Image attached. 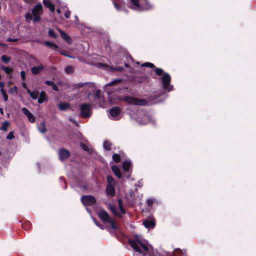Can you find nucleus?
I'll use <instances>...</instances> for the list:
<instances>
[{"label":"nucleus","instance_id":"obj_20","mask_svg":"<svg viewBox=\"0 0 256 256\" xmlns=\"http://www.w3.org/2000/svg\"><path fill=\"white\" fill-rule=\"evenodd\" d=\"M47 99L46 94L44 92H42L40 94V96L38 98V103L42 104L44 101H46Z\"/></svg>","mask_w":256,"mask_h":256},{"label":"nucleus","instance_id":"obj_26","mask_svg":"<svg viewBox=\"0 0 256 256\" xmlns=\"http://www.w3.org/2000/svg\"><path fill=\"white\" fill-rule=\"evenodd\" d=\"M94 100H99L102 102H104V99L102 97L100 96V90H96V93L94 95Z\"/></svg>","mask_w":256,"mask_h":256},{"label":"nucleus","instance_id":"obj_9","mask_svg":"<svg viewBox=\"0 0 256 256\" xmlns=\"http://www.w3.org/2000/svg\"><path fill=\"white\" fill-rule=\"evenodd\" d=\"M90 106L87 104H82L80 105V115L83 118L89 117L90 114Z\"/></svg>","mask_w":256,"mask_h":256},{"label":"nucleus","instance_id":"obj_18","mask_svg":"<svg viewBox=\"0 0 256 256\" xmlns=\"http://www.w3.org/2000/svg\"><path fill=\"white\" fill-rule=\"evenodd\" d=\"M58 31L59 32L61 37L68 44H72V40L70 38L64 31L61 30L58 28Z\"/></svg>","mask_w":256,"mask_h":256},{"label":"nucleus","instance_id":"obj_29","mask_svg":"<svg viewBox=\"0 0 256 256\" xmlns=\"http://www.w3.org/2000/svg\"><path fill=\"white\" fill-rule=\"evenodd\" d=\"M48 36L54 38H57L58 35L52 29H50L48 32Z\"/></svg>","mask_w":256,"mask_h":256},{"label":"nucleus","instance_id":"obj_34","mask_svg":"<svg viewBox=\"0 0 256 256\" xmlns=\"http://www.w3.org/2000/svg\"><path fill=\"white\" fill-rule=\"evenodd\" d=\"M111 144L108 141H104L103 144L104 148L106 150H110Z\"/></svg>","mask_w":256,"mask_h":256},{"label":"nucleus","instance_id":"obj_5","mask_svg":"<svg viewBox=\"0 0 256 256\" xmlns=\"http://www.w3.org/2000/svg\"><path fill=\"white\" fill-rule=\"evenodd\" d=\"M4 26L10 31L11 34L14 36V38H8L7 41L10 42H15L18 40V36L19 34L18 30V26H14V24L10 22H7L4 24Z\"/></svg>","mask_w":256,"mask_h":256},{"label":"nucleus","instance_id":"obj_8","mask_svg":"<svg viewBox=\"0 0 256 256\" xmlns=\"http://www.w3.org/2000/svg\"><path fill=\"white\" fill-rule=\"evenodd\" d=\"M118 209L120 212L116 210V208L112 204H109V208L112 211V214L116 216L121 217L122 216L126 213L125 210H124L122 207V201L121 200H118Z\"/></svg>","mask_w":256,"mask_h":256},{"label":"nucleus","instance_id":"obj_7","mask_svg":"<svg viewBox=\"0 0 256 256\" xmlns=\"http://www.w3.org/2000/svg\"><path fill=\"white\" fill-rule=\"evenodd\" d=\"M162 82L163 89L167 92H170L173 89V86L170 84V76L168 73H165L162 77Z\"/></svg>","mask_w":256,"mask_h":256},{"label":"nucleus","instance_id":"obj_2","mask_svg":"<svg viewBox=\"0 0 256 256\" xmlns=\"http://www.w3.org/2000/svg\"><path fill=\"white\" fill-rule=\"evenodd\" d=\"M127 5L136 10H148L152 8L148 0H127Z\"/></svg>","mask_w":256,"mask_h":256},{"label":"nucleus","instance_id":"obj_49","mask_svg":"<svg viewBox=\"0 0 256 256\" xmlns=\"http://www.w3.org/2000/svg\"><path fill=\"white\" fill-rule=\"evenodd\" d=\"M88 87L92 88H95L96 85H95L94 83V82H88Z\"/></svg>","mask_w":256,"mask_h":256},{"label":"nucleus","instance_id":"obj_19","mask_svg":"<svg viewBox=\"0 0 256 256\" xmlns=\"http://www.w3.org/2000/svg\"><path fill=\"white\" fill-rule=\"evenodd\" d=\"M44 67L42 64H38V66H34L32 68L31 70L33 74H38L41 72Z\"/></svg>","mask_w":256,"mask_h":256},{"label":"nucleus","instance_id":"obj_14","mask_svg":"<svg viewBox=\"0 0 256 256\" xmlns=\"http://www.w3.org/2000/svg\"><path fill=\"white\" fill-rule=\"evenodd\" d=\"M22 110L23 113L27 116L28 120L31 122H34L35 121V118L34 115L30 113L26 108H22Z\"/></svg>","mask_w":256,"mask_h":256},{"label":"nucleus","instance_id":"obj_50","mask_svg":"<svg viewBox=\"0 0 256 256\" xmlns=\"http://www.w3.org/2000/svg\"><path fill=\"white\" fill-rule=\"evenodd\" d=\"M10 92H14L16 93L17 92V88L16 86H14L13 88H12L10 89Z\"/></svg>","mask_w":256,"mask_h":256},{"label":"nucleus","instance_id":"obj_27","mask_svg":"<svg viewBox=\"0 0 256 256\" xmlns=\"http://www.w3.org/2000/svg\"><path fill=\"white\" fill-rule=\"evenodd\" d=\"M113 4H114L115 8L118 10H122L125 8L124 6V2H122V4L120 3V4H118L114 0Z\"/></svg>","mask_w":256,"mask_h":256},{"label":"nucleus","instance_id":"obj_41","mask_svg":"<svg viewBox=\"0 0 256 256\" xmlns=\"http://www.w3.org/2000/svg\"><path fill=\"white\" fill-rule=\"evenodd\" d=\"M31 60H32V62L35 64H42L38 59H37L36 57L34 56H32L31 57Z\"/></svg>","mask_w":256,"mask_h":256},{"label":"nucleus","instance_id":"obj_52","mask_svg":"<svg viewBox=\"0 0 256 256\" xmlns=\"http://www.w3.org/2000/svg\"><path fill=\"white\" fill-rule=\"evenodd\" d=\"M25 2L28 4H32L35 2L36 0H24Z\"/></svg>","mask_w":256,"mask_h":256},{"label":"nucleus","instance_id":"obj_28","mask_svg":"<svg viewBox=\"0 0 256 256\" xmlns=\"http://www.w3.org/2000/svg\"><path fill=\"white\" fill-rule=\"evenodd\" d=\"M9 126V122L8 121H5L3 122L2 126L0 128V130L4 131L7 130V128Z\"/></svg>","mask_w":256,"mask_h":256},{"label":"nucleus","instance_id":"obj_36","mask_svg":"<svg viewBox=\"0 0 256 256\" xmlns=\"http://www.w3.org/2000/svg\"><path fill=\"white\" fill-rule=\"evenodd\" d=\"M112 158L116 162H119L120 161V156L119 154H114L112 155Z\"/></svg>","mask_w":256,"mask_h":256},{"label":"nucleus","instance_id":"obj_12","mask_svg":"<svg viewBox=\"0 0 256 256\" xmlns=\"http://www.w3.org/2000/svg\"><path fill=\"white\" fill-rule=\"evenodd\" d=\"M56 12L58 14H60L62 12H64V16L66 18H69L70 15V12L68 10L66 6H61L60 4V7H58Z\"/></svg>","mask_w":256,"mask_h":256},{"label":"nucleus","instance_id":"obj_38","mask_svg":"<svg viewBox=\"0 0 256 256\" xmlns=\"http://www.w3.org/2000/svg\"><path fill=\"white\" fill-rule=\"evenodd\" d=\"M96 65L98 68H100L105 69V68H108V66H106L104 64H103L102 63H98V64H96Z\"/></svg>","mask_w":256,"mask_h":256},{"label":"nucleus","instance_id":"obj_31","mask_svg":"<svg viewBox=\"0 0 256 256\" xmlns=\"http://www.w3.org/2000/svg\"><path fill=\"white\" fill-rule=\"evenodd\" d=\"M38 130L40 132H42V134H44L46 132V128L44 126V122H42L41 123L40 126H38Z\"/></svg>","mask_w":256,"mask_h":256},{"label":"nucleus","instance_id":"obj_45","mask_svg":"<svg viewBox=\"0 0 256 256\" xmlns=\"http://www.w3.org/2000/svg\"><path fill=\"white\" fill-rule=\"evenodd\" d=\"M20 76L22 78V80L24 81L26 78V73L24 71H22L20 72Z\"/></svg>","mask_w":256,"mask_h":256},{"label":"nucleus","instance_id":"obj_10","mask_svg":"<svg viewBox=\"0 0 256 256\" xmlns=\"http://www.w3.org/2000/svg\"><path fill=\"white\" fill-rule=\"evenodd\" d=\"M81 200L84 206H91L96 202L95 198L92 196H83L81 198Z\"/></svg>","mask_w":256,"mask_h":256},{"label":"nucleus","instance_id":"obj_60","mask_svg":"<svg viewBox=\"0 0 256 256\" xmlns=\"http://www.w3.org/2000/svg\"><path fill=\"white\" fill-rule=\"evenodd\" d=\"M75 18H76V19H78V16H75Z\"/></svg>","mask_w":256,"mask_h":256},{"label":"nucleus","instance_id":"obj_54","mask_svg":"<svg viewBox=\"0 0 256 256\" xmlns=\"http://www.w3.org/2000/svg\"><path fill=\"white\" fill-rule=\"evenodd\" d=\"M22 86L26 88V90L27 88V86H26V82H24V81H22Z\"/></svg>","mask_w":256,"mask_h":256},{"label":"nucleus","instance_id":"obj_42","mask_svg":"<svg viewBox=\"0 0 256 256\" xmlns=\"http://www.w3.org/2000/svg\"><path fill=\"white\" fill-rule=\"evenodd\" d=\"M1 92V94H2V96L4 97V101L6 102L8 100V96L7 94H6V92H5V91L2 92Z\"/></svg>","mask_w":256,"mask_h":256},{"label":"nucleus","instance_id":"obj_15","mask_svg":"<svg viewBox=\"0 0 256 256\" xmlns=\"http://www.w3.org/2000/svg\"><path fill=\"white\" fill-rule=\"evenodd\" d=\"M60 159L61 160H64L68 158L70 156V152L64 149H60L58 152Z\"/></svg>","mask_w":256,"mask_h":256},{"label":"nucleus","instance_id":"obj_22","mask_svg":"<svg viewBox=\"0 0 256 256\" xmlns=\"http://www.w3.org/2000/svg\"><path fill=\"white\" fill-rule=\"evenodd\" d=\"M58 108L60 110H66L70 108V104L67 102H60L58 104Z\"/></svg>","mask_w":256,"mask_h":256},{"label":"nucleus","instance_id":"obj_39","mask_svg":"<svg viewBox=\"0 0 256 256\" xmlns=\"http://www.w3.org/2000/svg\"><path fill=\"white\" fill-rule=\"evenodd\" d=\"M155 72L156 74L158 75V76H160V75H162L163 73V70L161 68H156L155 70Z\"/></svg>","mask_w":256,"mask_h":256},{"label":"nucleus","instance_id":"obj_43","mask_svg":"<svg viewBox=\"0 0 256 256\" xmlns=\"http://www.w3.org/2000/svg\"><path fill=\"white\" fill-rule=\"evenodd\" d=\"M142 66H148L150 68H153L154 66V64H152V63H150V62H146V63L143 64Z\"/></svg>","mask_w":256,"mask_h":256},{"label":"nucleus","instance_id":"obj_25","mask_svg":"<svg viewBox=\"0 0 256 256\" xmlns=\"http://www.w3.org/2000/svg\"><path fill=\"white\" fill-rule=\"evenodd\" d=\"M44 44L46 46L52 49L56 50L58 48V46L56 44L49 41H46Z\"/></svg>","mask_w":256,"mask_h":256},{"label":"nucleus","instance_id":"obj_51","mask_svg":"<svg viewBox=\"0 0 256 256\" xmlns=\"http://www.w3.org/2000/svg\"><path fill=\"white\" fill-rule=\"evenodd\" d=\"M52 89L56 91H58V87L56 86V85L55 84H53L52 86Z\"/></svg>","mask_w":256,"mask_h":256},{"label":"nucleus","instance_id":"obj_3","mask_svg":"<svg viewBox=\"0 0 256 256\" xmlns=\"http://www.w3.org/2000/svg\"><path fill=\"white\" fill-rule=\"evenodd\" d=\"M98 216L106 224L107 226L110 228V231L111 232H116L118 230V228L115 224L114 220L110 218L106 210H100L98 212Z\"/></svg>","mask_w":256,"mask_h":256},{"label":"nucleus","instance_id":"obj_23","mask_svg":"<svg viewBox=\"0 0 256 256\" xmlns=\"http://www.w3.org/2000/svg\"><path fill=\"white\" fill-rule=\"evenodd\" d=\"M131 168V162L129 160H126L122 163V168L124 170H129Z\"/></svg>","mask_w":256,"mask_h":256},{"label":"nucleus","instance_id":"obj_17","mask_svg":"<svg viewBox=\"0 0 256 256\" xmlns=\"http://www.w3.org/2000/svg\"><path fill=\"white\" fill-rule=\"evenodd\" d=\"M106 192L108 196H114L115 194L114 185L108 184L106 187Z\"/></svg>","mask_w":256,"mask_h":256},{"label":"nucleus","instance_id":"obj_48","mask_svg":"<svg viewBox=\"0 0 256 256\" xmlns=\"http://www.w3.org/2000/svg\"><path fill=\"white\" fill-rule=\"evenodd\" d=\"M80 146L83 150L86 151H88V149L87 148V146L84 144L80 143Z\"/></svg>","mask_w":256,"mask_h":256},{"label":"nucleus","instance_id":"obj_30","mask_svg":"<svg viewBox=\"0 0 256 256\" xmlns=\"http://www.w3.org/2000/svg\"><path fill=\"white\" fill-rule=\"evenodd\" d=\"M1 68L7 74L10 73L13 70V68L10 67L2 66Z\"/></svg>","mask_w":256,"mask_h":256},{"label":"nucleus","instance_id":"obj_1","mask_svg":"<svg viewBox=\"0 0 256 256\" xmlns=\"http://www.w3.org/2000/svg\"><path fill=\"white\" fill-rule=\"evenodd\" d=\"M135 238L136 240H128V244L136 251L134 256H154L153 248L146 240L138 235Z\"/></svg>","mask_w":256,"mask_h":256},{"label":"nucleus","instance_id":"obj_58","mask_svg":"<svg viewBox=\"0 0 256 256\" xmlns=\"http://www.w3.org/2000/svg\"><path fill=\"white\" fill-rule=\"evenodd\" d=\"M66 56H68V57H69V58H74V56H70V55H66Z\"/></svg>","mask_w":256,"mask_h":256},{"label":"nucleus","instance_id":"obj_57","mask_svg":"<svg viewBox=\"0 0 256 256\" xmlns=\"http://www.w3.org/2000/svg\"><path fill=\"white\" fill-rule=\"evenodd\" d=\"M0 113H1L2 114H3L4 112H3V110H2V108H0Z\"/></svg>","mask_w":256,"mask_h":256},{"label":"nucleus","instance_id":"obj_32","mask_svg":"<svg viewBox=\"0 0 256 256\" xmlns=\"http://www.w3.org/2000/svg\"><path fill=\"white\" fill-rule=\"evenodd\" d=\"M107 182L108 184L114 185L115 184V182L114 181V178L111 176H107Z\"/></svg>","mask_w":256,"mask_h":256},{"label":"nucleus","instance_id":"obj_33","mask_svg":"<svg viewBox=\"0 0 256 256\" xmlns=\"http://www.w3.org/2000/svg\"><path fill=\"white\" fill-rule=\"evenodd\" d=\"M143 118L144 120V121H139V122L143 124H145L148 122V121L150 120V118L149 116L147 115H144L143 116Z\"/></svg>","mask_w":256,"mask_h":256},{"label":"nucleus","instance_id":"obj_56","mask_svg":"<svg viewBox=\"0 0 256 256\" xmlns=\"http://www.w3.org/2000/svg\"><path fill=\"white\" fill-rule=\"evenodd\" d=\"M68 120L72 122H73L74 124H76V122L71 118H69Z\"/></svg>","mask_w":256,"mask_h":256},{"label":"nucleus","instance_id":"obj_46","mask_svg":"<svg viewBox=\"0 0 256 256\" xmlns=\"http://www.w3.org/2000/svg\"><path fill=\"white\" fill-rule=\"evenodd\" d=\"M14 138L13 132H10L8 133V134L6 138L8 140H12Z\"/></svg>","mask_w":256,"mask_h":256},{"label":"nucleus","instance_id":"obj_21","mask_svg":"<svg viewBox=\"0 0 256 256\" xmlns=\"http://www.w3.org/2000/svg\"><path fill=\"white\" fill-rule=\"evenodd\" d=\"M112 170L114 173L118 178H121V172L120 169L116 166H112Z\"/></svg>","mask_w":256,"mask_h":256},{"label":"nucleus","instance_id":"obj_55","mask_svg":"<svg viewBox=\"0 0 256 256\" xmlns=\"http://www.w3.org/2000/svg\"><path fill=\"white\" fill-rule=\"evenodd\" d=\"M96 224L101 229H103V226L102 224H98L96 222H95Z\"/></svg>","mask_w":256,"mask_h":256},{"label":"nucleus","instance_id":"obj_16","mask_svg":"<svg viewBox=\"0 0 256 256\" xmlns=\"http://www.w3.org/2000/svg\"><path fill=\"white\" fill-rule=\"evenodd\" d=\"M43 4L52 13L55 11V6L50 0H43Z\"/></svg>","mask_w":256,"mask_h":256},{"label":"nucleus","instance_id":"obj_59","mask_svg":"<svg viewBox=\"0 0 256 256\" xmlns=\"http://www.w3.org/2000/svg\"><path fill=\"white\" fill-rule=\"evenodd\" d=\"M62 54L63 55L66 56V55H68L66 54H64V53H63V52H62Z\"/></svg>","mask_w":256,"mask_h":256},{"label":"nucleus","instance_id":"obj_40","mask_svg":"<svg viewBox=\"0 0 256 256\" xmlns=\"http://www.w3.org/2000/svg\"><path fill=\"white\" fill-rule=\"evenodd\" d=\"M120 81L119 80H114L108 83V84H106L105 86H112L114 84H116V83H117L118 82Z\"/></svg>","mask_w":256,"mask_h":256},{"label":"nucleus","instance_id":"obj_24","mask_svg":"<svg viewBox=\"0 0 256 256\" xmlns=\"http://www.w3.org/2000/svg\"><path fill=\"white\" fill-rule=\"evenodd\" d=\"M26 92L34 100H36L38 98V93L37 92H32L29 89L26 88Z\"/></svg>","mask_w":256,"mask_h":256},{"label":"nucleus","instance_id":"obj_11","mask_svg":"<svg viewBox=\"0 0 256 256\" xmlns=\"http://www.w3.org/2000/svg\"><path fill=\"white\" fill-rule=\"evenodd\" d=\"M120 110L118 107H114L110 111V118L113 120H116L119 118Z\"/></svg>","mask_w":256,"mask_h":256},{"label":"nucleus","instance_id":"obj_47","mask_svg":"<svg viewBox=\"0 0 256 256\" xmlns=\"http://www.w3.org/2000/svg\"><path fill=\"white\" fill-rule=\"evenodd\" d=\"M4 84L3 82H0V92H4Z\"/></svg>","mask_w":256,"mask_h":256},{"label":"nucleus","instance_id":"obj_35","mask_svg":"<svg viewBox=\"0 0 256 256\" xmlns=\"http://www.w3.org/2000/svg\"><path fill=\"white\" fill-rule=\"evenodd\" d=\"M10 58L6 55H2V60L4 63H8L10 61Z\"/></svg>","mask_w":256,"mask_h":256},{"label":"nucleus","instance_id":"obj_44","mask_svg":"<svg viewBox=\"0 0 256 256\" xmlns=\"http://www.w3.org/2000/svg\"><path fill=\"white\" fill-rule=\"evenodd\" d=\"M153 202H154V200H152V198L148 199L146 200L147 204L148 206H152V204H153Z\"/></svg>","mask_w":256,"mask_h":256},{"label":"nucleus","instance_id":"obj_4","mask_svg":"<svg viewBox=\"0 0 256 256\" xmlns=\"http://www.w3.org/2000/svg\"><path fill=\"white\" fill-rule=\"evenodd\" d=\"M42 5L41 4H38L34 6L32 10V14L28 12L25 16V18L28 22H30L33 20L34 22L40 21V16L42 14Z\"/></svg>","mask_w":256,"mask_h":256},{"label":"nucleus","instance_id":"obj_53","mask_svg":"<svg viewBox=\"0 0 256 256\" xmlns=\"http://www.w3.org/2000/svg\"><path fill=\"white\" fill-rule=\"evenodd\" d=\"M46 84H47V85H48V86H52L54 84V82H52V81H50V80H46Z\"/></svg>","mask_w":256,"mask_h":256},{"label":"nucleus","instance_id":"obj_13","mask_svg":"<svg viewBox=\"0 0 256 256\" xmlns=\"http://www.w3.org/2000/svg\"><path fill=\"white\" fill-rule=\"evenodd\" d=\"M143 224L148 228H152L155 226V222L153 218H150L145 220L143 222Z\"/></svg>","mask_w":256,"mask_h":256},{"label":"nucleus","instance_id":"obj_37","mask_svg":"<svg viewBox=\"0 0 256 256\" xmlns=\"http://www.w3.org/2000/svg\"><path fill=\"white\" fill-rule=\"evenodd\" d=\"M73 71V68L72 66H68L65 68V72L67 74H70Z\"/></svg>","mask_w":256,"mask_h":256},{"label":"nucleus","instance_id":"obj_6","mask_svg":"<svg viewBox=\"0 0 256 256\" xmlns=\"http://www.w3.org/2000/svg\"><path fill=\"white\" fill-rule=\"evenodd\" d=\"M124 100L128 104L136 106H146L148 102L144 99L136 98L132 96H126Z\"/></svg>","mask_w":256,"mask_h":256}]
</instances>
